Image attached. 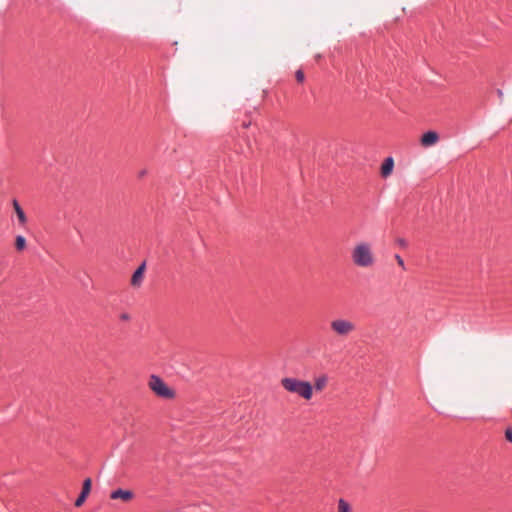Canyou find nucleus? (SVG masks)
I'll return each mask as SVG.
<instances>
[{
    "mask_svg": "<svg viewBox=\"0 0 512 512\" xmlns=\"http://www.w3.org/2000/svg\"><path fill=\"white\" fill-rule=\"evenodd\" d=\"M394 169V159L392 156H388L384 159L382 165H381V175L383 177H388L391 175Z\"/></svg>",
    "mask_w": 512,
    "mask_h": 512,
    "instance_id": "nucleus-8",
    "label": "nucleus"
},
{
    "mask_svg": "<svg viewBox=\"0 0 512 512\" xmlns=\"http://www.w3.org/2000/svg\"><path fill=\"white\" fill-rule=\"evenodd\" d=\"M145 269H146V263L145 262H142L135 269V271L132 274V278H131V284L133 286H137V285H139L141 283V281L143 279V276H144Z\"/></svg>",
    "mask_w": 512,
    "mask_h": 512,
    "instance_id": "nucleus-7",
    "label": "nucleus"
},
{
    "mask_svg": "<svg viewBox=\"0 0 512 512\" xmlns=\"http://www.w3.org/2000/svg\"><path fill=\"white\" fill-rule=\"evenodd\" d=\"M338 512H351L350 504L343 498L338 501Z\"/></svg>",
    "mask_w": 512,
    "mask_h": 512,
    "instance_id": "nucleus-12",
    "label": "nucleus"
},
{
    "mask_svg": "<svg viewBox=\"0 0 512 512\" xmlns=\"http://www.w3.org/2000/svg\"><path fill=\"white\" fill-rule=\"evenodd\" d=\"M397 243H398V245H399V246H401V247H406V246H407V241H406L405 239H403V238H399V239L397 240Z\"/></svg>",
    "mask_w": 512,
    "mask_h": 512,
    "instance_id": "nucleus-18",
    "label": "nucleus"
},
{
    "mask_svg": "<svg viewBox=\"0 0 512 512\" xmlns=\"http://www.w3.org/2000/svg\"><path fill=\"white\" fill-rule=\"evenodd\" d=\"M146 173H147V171L145 169L140 170L139 173H138V177L142 178V177H144L146 175Z\"/></svg>",
    "mask_w": 512,
    "mask_h": 512,
    "instance_id": "nucleus-19",
    "label": "nucleus"
},
{
    "mask_svg": "<svg viewBox=\"0 0 512 512\" xmlns=\"http://www.w3.org/2000/svg\"><path fill=\"white\" fill-rule=\"evenodd\" d=\"M304 79H305V76H304L303 71H302V70H300V69H299V70H297V71H296V80H297L298 82H303V81H304Z\"/></svg>",
    "mask_w": 512,
    "mask_h": 512,
    "instance_id": "nucleus-15",
    "label": "nucleus"
},
{
    "mask_svg": "<svg viewBox=\"0 0 512 512\" xmlns=\"http://www.w3.org/2000/svg\"><path fill=\"white\" fill-rule=\"evenodd\" d=\"M149 386L151 390L161 398L170 399L174 396V391L158 375L152 374L150 376Z\"/></svg>",
    "mask_w": 512,
    "mask_h": 512,
    "instance_id": "nucleus-3",
    "label": "nucleus"
},
{
    "mask_svg": "<svg viewBox=\"0 0 512 512\" xmlns=\"http://www.w3.org/2000/svg\"><path fill=\"white\" fill-rule=\"evenodd\" d=\"M326 383L327 377L325 375L319 376L318 378L315 379L314 388L317 391L322 390Z\"/></svg>",
    "mask_w": 512,
    "mask_h": 512,
    "instance_id": "nucleus-11",
    "label": "nucleus"
},
{
    "mask_svg": "<svg viewBox=\"0 0 512 512\" xmlns=\"http://www.w3.org/2000/svg\"><path fill=\"white\" fill-rule=\"evenodd\" d=\"M91 488H92V480L91 478H86L84 481H83V485H82V492L84 493H90L91 492Z\"/></svg>",
    "mask_w": 512,
    "mask_h": 512,
    "instance_id": "nucleus-14",
    "label": "nucleus"
},
{
    "mask_svg": "<svg viewBox=\"0 0 512 512\" xmlns=\"http://www.w3.org/2000/svg\"><path fill=\"white\" fill-rule=\"evenodd\" d=\"M395 259H396L397 263L399 264V266H401L403 269H405L404 260L399 254L395 255Z\"/></svg>",
    "mask_w": 512,
    "mask_h": 512,
    "instance_id": "nucleus-17",
    "label": "nucleus"
},
{
    "mask_svg": "<svg viewBox=\"0 0 512 512\" xmlns=\"http://www.w3.org/2000/svg\"><path fill=\"white\" fill-rule=\"evenodd\" d=\"M88 495H89L88 493H84L81 491L80 494L78 495V497L76 498L74 505L76 507L82 506L84 504V502L86 501Z\"/></svg>",
    "mask_w": 512,
    "mask_h": 512,
    "instance_id": "nucleus-13",
    "label": "nucleus"
},
{
    "mask_svg": "<svg viewBox=\"0 0 512 512\" xmlns=\"http://www.w3.org/2000/svg\"><path fill=\"white\" fill-rule=\"evenodd\" d=\"M352 259L359 267L370 266L374 259L369 244L363 242L356 245L352 252Z\"/></svg>",
    "mask_w": 512,
    "mask_h": 512,
    "instance_id": "nucleus-2",
    "label": "nucleus"
},
{
    "mask_svg": "<svg viewBox=\"0 0 512 512\" xmlns=\"http://www.w3.org/2000/svg\"><path fill=\"white\" fill-rule=\"evenodd\" d=\"M505 438H506L507 441L512 443V429L511 428H507L506 429V431H505Z\"/></svg>",
    "mask_w": 512,
    "mask_h": 512,
    "instance_id": "nucleus-16",
    "label": "nucleus"
},
{
    "mask_svg": "<svg viewBox=\"0 0 512 512\" xmlns=\"http://www.w3.org/2000/svg\"><path fill=\"white\" fill-rule=\"evenodd\" d=\"M133 492L129 489H122L118 488L111 492L110 498L111 499H121L125 502L131 500L133 498Z\"/></svg>",
    "mask_w": 512,
    "mask_h": 512,
    "instance_id": "nucleus-6",
    "label": "nucleus"
},
{
    "mask_svg": "<svg viewBox=\"0 0 512 512\" xmlns=\"http://www.w3.org/2000/svg\"><path fill=\"white\" fill-rule=\"evenodd\" d=\"M497 94H498V96H499L500 98H502V96H503V92H502V90H501V89H497Z\"/></svg>",
    "mask_w": 512,
    "mask_h": 512,
    "instance_id": "nucleus-21",
    "label": "nucleus"
},
{
    "mask_svg": "<svg viewBox=\"0 0 512 512\" xmlns=\"http://www.w3.org/2000/svg\"><path fill=\"white\" fill-rule=\"evenodd\" d=\"M439 140V135L434 130H428L424 132L421 136V144L424 147H430L436 144Z\"/></svg>",
    "mask_w": 512,
    "mask_h": 512,
    "instance_id": "nucleus-5",
    "label": "nucleus"
},
{
    "mask_svg": "<svg viewBox=\"0 0 512 512\" xmlns=\"http://www.w3.org/2000/svg\"><path fill=\"white\" fill-rule=\"evenodd\" d=\"M12 204H13L14 211L17 215L19 224L22 226L25 225L27 222V217H26V214H25L23 208L21 207V205L19 204V202L16 199H13Z\"/></svg>",
    "mask_w": 512,
    "mask_h": 512,
    "instance_id": "nucleus-9",
    "label": "nucleus"
},
{
    "mask_svg": "<svg viewBox=\"0 0 512 512\" xmlns=\"http://www.w3.org/2000/svg\"><path fill=\"white\" fill-rule=\"evenodd\" d=\"M331 328L339 335H347L353 330V324L344 319H338L331 322Z\"/></svg>",
    "mask_w": 512,
    "mask_h": 512,
    "instance_id": "nucleus-4",
    "label": "nucleus"
},
{
    "mask_svg": "<svg viewBox=\"0 0 512 512\" xmlns=\"http://www.w3.org/2000/svg\"><path fill=\"white\" fill-rule=\"evenodd\" d=\"M281 383L288 392L297 394L305 400L312 398L313 386L309 381L286 377L281 380Z\"/></svg>",
    "mask_w": 512,
    "mask_h": 512,
    "instance_id": "nucleus-1",
    "label": "nucleus"
},
{
    "mask_svg": "<svg viewBox=\"0 0 512 512\" xmlns=\"http://www.w3.org/2000/svg\"><path fill=\"white\" fill-rule=\"evenodd\" d=\"M15 248L18 251H22L26 248V238L23 235H17L15 237Z\"/></svg>",
    "mask_w": 512,
    "mask_h": 512,
    "instance_id": "nucleus-10",
    "label": "nucleus"
},
{
    "mask_svg": "<svg viewBox=\"0 0 512 512\" xmlns=\"http://www.w3.org/2000/svg\"><path fill=\"white\" fill-rule=\"evenodd\" d=\"M120 318L122 320H128L130 318V316L127 313H123V314H121Z\"/></svg>",
    "mask_w": 512,
    "mask_h": 512,
    "instance_id": "nucleus-20",
    "label": "nucleus"
}]
</instances>
